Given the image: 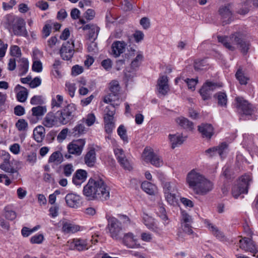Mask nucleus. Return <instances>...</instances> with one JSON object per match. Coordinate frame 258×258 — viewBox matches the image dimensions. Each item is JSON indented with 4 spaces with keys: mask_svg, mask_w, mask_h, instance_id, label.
Masks as SVG:
<instances>
[{
    "mask_svg": "<svg viewBox=\"0 0 258 258\" xmlns=\"http://www.w3.org/2000/svg\"><path fill=\"white\" fill-rule=\"evenodd\" d=\"M32 70L34 72L40 73L42 70V64L39 60H33L32 67Z\"/></svg>",
    "mask_w": 258,
    "mask_h": 258,
    "instance_id": "nucleus-56",
    "label": "nucleus"
},
{
    "mask_svg": "<svg viewBox=\"0 0 258 258\" xmlns=\"http://www.w3.org/2000/svg\"><path fill=\"white\" fill-rule=\"evenodd\" d=\"M228 147L227 144L225 143H222L219 146L213 147L205 151V154L209 157H212L218 154L221 158L223 157V155L227 149Z\"/></svg>",
    "mask_w": 258,
    "mask_h": 258,
    "instance_id": "nucleus-19",
    "label": "nucleus"
},
{
    "mask_svg": "<svg viewBox=\"0 0 258 258\" xmlns=\"http://www.w3.org/2000/svg\"><path fill=\"white\" fill-rule=\"evenodd\" d=\"M126 44L124 41H116L114 42L111 46L112 53L115 57L119 56L124 52Z\"/></svg>",
    "mask_w": 258,
    "mask_h": 258,
    "instance_id": "nucleus-28",
    "label": "nucleus"
},
{
    "mask_svg": "<svg viewBox=\"0 0 258 258\" xmlns=\"http://www.w3.org/2000/svg\"><path fill=\"white\" fill-rule=\"evenodd\" d=\"M218 87L216 83L206 82L200 90L199 92L204 100H209L211 98L212 92Z\"/></svg>",
    "mask_w": 258,
    "mask_h": 258,
    "instance_id": "nucleus-17",
    "label": "nucleus"
},
{
    "mask_svg": "<svg viewBox=\"0 0 258 258\" xmlns=\"http://www.w3.org/2000/svg\"><path fill=\"white\" fill-rule=\"evenodd\" d=\"M214 97L217 99L219 105L222 107L226 106L227 97L225 92H219L214 95Z\"/></svg>",
    "mask_w": 258,
    "mask_h": 258,
    "instance_id": "nucleus-37",
    "label": "nucleus"
},
{
    "mask_svg": "<svg viewBox=\"0 0 258 258\" xmlns=\"http://www.w3.org/2000/svg\"><path fill=\"white\" fill-rule=\"evenodd\" d=\"M43 239V235L41 234H39L32 236L31 238L30 241L32 243L40 244L42 243Z\"/></svg>",
    "mask_w": 258,
    "mask_h": 258,
    "instance_id": "nucleus-60",
    "label": "nucleus"
},
{
    "mask_svg": "<svg viewBox=\"0 0 258 258\" xmlns=\"http://www.w3.org/2000/svg\"><path fill=\"white\" fill-rule=\"evenodd\" d=\"M143 59V55L141 53L137 54L135 59L132 61L131 66V68L135 70L138 68L141 64Z\"/></svg>",
    "mask_w": 258,
    "mask_h": 258,
    "instance_id": "nucleus-44",
    "label": "nucleus"
},
{
    "mask_svg": "<svg viewBox=\"0 0 258 258\" xmlns=\"http://www.w3.org/2000/svg\"><path fill=\"white\" fill-rule=\"evenodd\" d=\"M118 162L125 170L130 171L132 169V166L126 157L123 159V160H120Z\"/></svg>",
    "mask_w": 258,
    "mask_h": 258,
    "instance_id": "nucleus-61",
    "label": "nucleus"
},
{
    "mask_svg": "<svg viewBox=\"0 0 258 258\" xmlns=\"http://www.w3.org/2000/svg\"><path fill=\"white\" fill-rule=\"evenodd\" d=\"M80 200V196L74 193L68 194L65 197V201L67 206L72 208H77L79 207Z\"/></svg>",
    "mask_w": 258,
    "mask_h": 258,
    "instance_id": "nucleus-23",
    "label": "nucleus"
},
{
    "mask_svg": "<svg viewBox=\"0 0 258 258\" xmlns=\"http://www.w3.org/2000/svg\"><path fill=\"white\" fill-rule=\"evenodd\" d=\"M68 135L70 136V130L68 128L62 129L57 137V141L59 142L63 141L66 139Z\"/></svg>",
    "mask_w": 258,
    "mask_h": 258,
    "instance_id": "nucleus-54",
    "label": "nucleus"
},
{
    "mask_svg": "<svg viewBox=\"0 0 258 258\" xmlns=\"http://www.w3.org/2000/svg\"><path fill=\"white\" fill-rule=\"evenodd\" d=\"M214 127L211 124L202 123L198 126V131L203 138L210 139L214 135Z\"/></svg>",
    "mask_w": 258,
    "mask_h": 258,
    "instance_id": "nucleus-22",
    "label": "nucleus"
},
{
    "mask_svg": "<svg viewBox=\"0 0 258 258\" xmlns=\"http://www.w3.org/2000/svg\"><path fill=\"white\" fill-rule=\"evenodd\" d=\"M66 89L68 91L69 95L71 97H74L76 90L75 84L66 83Z\"/></svg>",
    "mask_w": 258,
    "mask_h": 258,
    "instance_id": "nucleus-59",
    "label": "nucleus"
},
{
    "mask_svg": "<svg viewBox=\"0 0 258 258\" xmlns=\"http://www.w3.org/2000/svg\"><path fill=\"white\" fill-rule=\"evenodd\" d=\"M184 81L187 84L188 89L194 91L198 80V79H186L184 80Z\"/></svg>",
    "mask_w": 258,
    "mask_h": 258,
    "instance_id": "nucleus-58",
    "label": "nucleus"
},
{
    "mask_svg": "<svg viewBox=\"0 0 258 258\" xmlns=\"http://www.w3.org/2000/svg\"><path fill=\"white\" fill-rule=\"evenodd\" d=\"M218 40L229 50L234 51L239 48L243 53H246L249 49V43L243 40L239 33L232 34L230 37L218 36Z\"/></svg>",
    "mask_w": 258,
    "mask_h": 258,
    "instance_id": "nucleus-3",
    "label": "nucleus"
},
{
    "mask_svg": "<svg viewBox=\"0 0 258 258\" xmlns=\"http://www.w3.org/2000/svg\"><path fill=\"white\" fill-rule=\"evenodd\" d=\"M34 140L38 143H41L45 137V128L42 126H38L33 131Z\"/></svg>",
    "mask_w": 258,
    "mask_h": 258,
    "instance_id": "nucleus-35",
    "label": "nucleus"
},
{
    "mask_svg": "<svg viewBox=\"0 0 258 258\" xmlns=\"http://www.w3.org/2000/svg\"><path fill=\"white\" fill-rule=\"evenodd\" d=\"M99 28L96 25L89 31V39L90 40H95L99 32Z\"/></svg>",
    "mask_w": 258,
    "mask_h": 258,
    "instance_id": "nucleus-48",
    "label": "nucleus"
},
{
    "mask_svg": "<svg viewBox=\"0 0 258 258\" xmlns=\"http://www.w3.org/2000/svg\"><path fill=\"white\" fill-rule=\"evenodd\" d=\"M59 121L57 116L52 112H48L42 121V124L48 128H51L57 126Z\"/></svg>",
    "mask_w": 258,
    "mask_h": 258,
    "instance_id": "nucleus-25",
    "label": "nucleus"
},
{
    "mask_svg": "<svg viewBox=\"0 0 258 258\" xmlns=\"http://www.w3.org/2000/svg\"><path fill=\"white\" fill-rule=\"evenodd\" d=\"M4 162L0 165V168L7 173H10L12 179H17L19 173L10 163V155L9 153L4 155Z\"/></svg>",
    "mask_w": 258,
    "mask_h": 258,
    "instance_id": "nucleus-13",
    "label": "nucleus"
},
{
    "mask_svg": "<svg viewBox=\"0 0 258 258\" xmlns=\"http://www.w3.org/2000/svg\"><path fill=\"white\" fill-rule=\"evenodd\" d=\"M5 210V216L6 219L11 221L14 220L16 219L17 217V214L15 211L9 210V209L8 207H6Z\"/></svg>",
    "mask_w": 258,
    "mask_h": 258,
    "instance_id": "nucleus-52",
    "label": "nucleus"
},
{
    "mask_svg": "<svg viewBox=\"0 0 258 258\" xmlns=\"http://www.w3.org/2000/svg\"><path fill=\"white\" fill-rule=\"evenodd\" d=\"M19 17L13 14H8L5 16L1 22L2 25L11 32V28Z\"/></svg>",
    "mask_w": 258,
    "mask_h": 258,
    "instance_id": "nucleus-29",
    "label": "nucleus"
},
{
    "mask_svg": "<svg viewBox=\"0 0 258 258\" xmlns=\"http://www.w3.org/2000/svg\"><path fill=\"white\" fill-rule=\"evenodd\" d=\"M236 107L238 111L245 115H251L254 111V107L247 101L242 98L237 97L235 99Z\"/></svg>",
    "mask_w": 258,
    "mask_h": 258,
    "instance_id": "nucleus-8",
    "label": "nucleus"
},
{
    "mask_svg": "<svg viewBox=\"0 0 258 258\" xmlns=\"http://www.w3.org/2000/svg\"><path fill=\"white\" fill-rule=\"evenodd\" d=\"M176 122L181 127L189 130H192L194 128L193 123L183 117L177 118Z\"/></svg>",
    "mask_w": 258,
    "mask_h": 258,
    "instance_id": "nucleus-36",
    "label": "nucleus"
},
{
    "mask_svg": "<svg viewBox=\"0 0 258 258\" xmlns=\"http://www.w3.org/2000/svg\"><path fill=\"white\" fill-rule=\"evenodd\" d=\"M157 214L163 220H167V216L166 215V212L165 209L162 206L160 205L158 208V211L157 212Z\"/></svg>",
    "mask_w": 258,
    "mask_h": 258,
    "instance_id": "nucleus-62",
    "label": "nucleus"
},
{
    "mask_svg": "<svg viewBox=\"0 0 258 258\" xmlns=\"http://www.w3.org/2000/svg\"><path fill=\"white\" fill-rule=\"evenodd\" d=\"M235 76L241 85H246L247 83L248 78L244 75L241 70L239 69L237 71Z\"/></svg>",
    "mask_w": 258,
    "mask_h": 258,
    "instance_id": "nucleus-45",
    "label": "nucleus"
},
{
    "mask_svg": "<svg viewBox=\"0 0 258 258\" xmlns=\"http://www.w3.org/2000/svg\"><path fill=\"white\" fill-rule=\"evenodd\" d=\"M88 128L85 127L84 121L80 120L74 127L70 130V136L79 137L86 134Z\"/></svg>",
    "mask_w": 258,
    "mask_h": 258,
    "instance_id": "nucleus-21",
    "label": "nucleus"
},
{
    "mask_svg": "<svg viewBox=\"0 0 258 258\" xmlns=\"http://www.w3.org/2000/svg\"><path fill=\"white\" fill-rule=\"evenodd\" d=\"M88 173L83 169H78L75 173L72 178L73 183L77 186H80L85 181Z\"/></svg>",
    "mask_w": 258,
    "mask_h": 258,
    "instance_id": "nucleus-26",
    "label": "nucleus"
},
{
    "mask_svg": "<svg viewBox=\"0 0 258 258\" xmlns=\"http://www.w3.org/2000/svg\"><path fill=\"white\" fill-rule=\"evenodd\" d=\"M10 53L11 55L16 57H20L21 56V50L17 45H13L10 48Z\"/></svg>",
    "mask_w": 258,
    "mask_h": 258,
    "instance_id": "nucleus-55",
    "label": "nucleus"
},
{
    "mask_svg": "<svg viewBox=\"0 0 258 258\" xmlns=\"http://www.w3.org/2000/svg\"><path fill=\"white\" fill-rule=\"evenodd\" d=\"M74 171V166L72 164H67L63 167V173L67 177L70 176Z\"/></svg>",
    "mask_w": 258,
    "mask_h": 258,
    "instance_id": "nucleus-51",
    "label": "nucleus"
},
{
    "mask_svg": "<svg viewBox=\"0 0 258 258\" xmlns=\"http://www.w3.org/2000/svg\"><path fill=\"white\" fill-rule=\"evenodd\" d=\"M206 223L207 224V227L209 229L212 234L216 237L219 239H221L224 237L223 233L219 230L218 228L216 226L208 221L206 222Z\"/></svg>",
    "mask_w": 258,
    "mask_h": 258,
    "instance_id": "nucleus-41",
    "label": "nucleus"
},
{
    "mask_svg": "<svg viewBox=\"0 0 258 258\" xmlns=\"http://www.w3.org/2000/svg\"><path fill=\"white\" fill-rule=\"evenodd\" d=\"M113 151L118 162L123 160V159L126 157L124 151L120 148H115Z\"/></svg>",
    "mask_w": 258,
    "mask_h": 258,
    "instance_id": "nucleus-47",
    "label": "nucleus"
},
{
    "mask_svg": "<svg viewBox=\"0 0 258 258\" xmlns=\"http://www.w3.org/2000/svg\"><path fill=\"white\" fill-rule=\"evenodd\" d=\"M96 160V153L94 149L90 150L84 156V162L90 167H92L94 166Z\"/></svg>",
    "mask_w": 258,
    "mask_h": 258,
    "instance_id": "nucleus-32",
    "label": "nucleus"
},
{
    "mask_svg": "<svg viewBox=\"0 0 258 258\" xmlns=\"http://www.w3.org/2000/svg\"><path fill=\"white\" fill-rule=\"evenodd\" d=\"M122 243L128 248H134L135 247L138 248L140 246V244H138V238L132 232H127L124 233L123 236H121V239Z\"/></svg>",
    "mask_w": 258,
    "mask_h": 258,
    "instance_id": "nucleus-16",
    "label": "nucleus"
},
{
    "mask_svg": "<svg viewBox=\"0 0 258 258\" xmlns=\"http://www.w3.org/2000/svg\"><path fill=\"white\" fill-rule=\"evenodd\" d=\"M25 26L24 20L21 18H18L12 26L10 32H13L14 35L17 36L24 35L26 34Z\"/></svg>",
    "mask_w": 258,
    "mask_h": 258,
    "instance_id": "nucleus-18",
    "label": "nucleus"
},
{
    "mask_svg": "<svg viewBox=\"0 0 258 258\" xmlns=\"http://www.w3.org/2000/svg\"><path fill=\"white\" fill-rule=\"evenodd\" d=\"M169 139L171 144L172 149L175 148L177 146L182 144L183 140L179 135H169Z\"/></svg>",
    "mask_w": 258,
    "mask_h": 258,
    "instance_id": "nucleus-38",
    "label": "nucleus"
},
{
    "mask_svg": "<svg viewBox=\"0 0 258 258\" xmlns=\"http://www.w3.org/2000/svg\"><path fill=\"white\" fill-rule=\"evenodd\" d=\"M32 115L28 117L30 123H35L46 112V108L45 106H37L31 109Z\"/></svg>",
    "mask_w": 258,
    "mask_h": 258,
    "instance_id": "nucleus-20",
    "label": "nucleus"
},
{
    "mask_svg": "<svg viewBox=\"0 0 258 258\" xmlns=\"http://www.w3.org/2000/svg\"><path fill=\"white\" fill-rule=\"evenodd\" d=\"M143 156L146 161H149L156 167H159L163 164V161L160 156L147 148L144 149Z\"/></svg>",
    "mask_w": 258,
    "mask_h": 258,
    "instance_id": "nucleus-15",
    "label": "nucleus"
},
{
    "mask_svg": "<svg viewBox=\"0 0 258 258\" xmlns=\"http://www.w3.org/2000/svg\"><path fill=\"white\" fill-rule=\"evenodd\" d=\"M59 122L63 125L70 123L77 116V106L70 103L56 112Z\"/></svg>",
    "mask_w": 258,
    "mask_h": 258,
    "instance_id": "nucleus-4",
    "label": "nucleus"
},
{
    "mask_svg": "<svg viewBox=\"0 0 258 258\" xmlns=\"http://www.w3.org/2000/svg\"><path fill=\"white\" fill-rule=\"evenodd\" d=\"M115 113V106L112 104L107 105L104 110V120H113Z\"/></svg>",
    "mask_w": 258,
    "mask_h": 258,
    "instance_id": "nucleus-34",
    "label": "nucleus"
},
{
    "mask_svg": "<svg viewBox=\"0 0 258 258\" xmlns=\"http://www.w3.org/2000/svg\"><path fill=\"white\" fill-rule=\"evenodd\" d=\"M80 230V227L66 220L62 221V231L65 233H75Z\"/></svg>",
    "mask_w": 258,
    "mask_h": 258,
    "instance_id": "nucleus-30",
    "label": "nucleus"
},
{
    "mask_svg": "<svg viewBox=\"0 0 258 258\" xmlns=\"http://www.w3.org/2000/svg\"><path fill=\"white\" fill-rule=\"evenodd\" d=\"M87 49L88 51L93 54L98 52L97 44L93 41L88 44Z\"/></svg>",
    "mask_w": 258,
    "mask_h": 258,
    "instance_id": "nucleus-63",
    "label": "nucleus"
},
{
    "mask_svg": "<svg viewBox=\"0 0 258 258\" xmlns=\"http://www.w3.org/2000/svg\"><path fill=\"white\" fill-rule=\"evenodd\" d=\"M63 101V96L60 95H57L55 98H53L51 100V105L52 108L56 107L57 108L60 107Z\"/></svg>",
    "mask_w": 258,
    "mask_h": 258,
    "instance_id": "nucleus-42",
    "label": "nucleus"
},
{
    "mask_svg": "<svg viewBox=\"0 0 258 258\" xmlns=\"http://www.w3.org/2000/svg\"><path fill=\"white\" fill-rule=\"evenodd\" d=\"M119 86L117 81H112L110 84L109 90L113 95H116L119 91Z\"/></svg>",
    "mask_w": 258,
    "mask_h": 258,
    "instance_id": "nucleus-53",
    "label": "nucleus"
},
{
    "mask_svg": "<svg viewBox=\"0 0 258 258\" xmlns=\"http://www.w3.org/2000/svg\"><path fill=\"white\" fill-rule=\"evenodd\" d=\"M41 83V80L40 78L38 77H35L33 80H31V82L29 83V86L31 88H34L40 85Z\"/></svg>",
    "mask_w": 258,
    "mask_h": 258,
    "instance_id": "nucleus-64",
    "label": "nucleus"
},
{
    "mask_svg": "<svg viewBox=\"0 0 258 258\" xmlns=\"http://www.w3.org/2000/svg\"><path fill=\"white\" fill-rule=\"evenodd\" d=\"M95 116L94 114L90 113L88 114L86 118H83L81 120L84 121V124L86 123L87 126H90L92 125L95 121Z\"/></svg>",
    "mask_w": 258,
    "mask_h": 258,
    "instance_id": "nucleus-49",
    "label": "nucleus"
},
{
    "mask_svg": "<svg viewBox=\"0 0 258 258\" xmlns=\"http://www.w3.org/2000/svg\"><path fill=\"white\" fill-rule=\"evenodd\" d=\"M62 155L59 151H56L53 152L49 157L48 161L49 162L61 163L62 161Z\"/></svg>",
    "mask_w": 258,
    "mask_h": 258,
    "instance_id": "nucleus-43",
    "label": "nucleus"
},
{
    "mask_svg": "<svg viewBox=\"0 0 258 258\" xmlns=\"http://www.w3.org/2000/svg\"><path fill=\"white\" fill-rule=\"evenodd\" d=\"M163 192L165 198L169 204L175 205L177 203V189L174 183L165 182L163 185Z\"/></svg>",
    "mask_w": 258,
    "mask_h": 258,
    "instance_id": "nucleus-7",
    "label": "nucleus"
},
{
    "mask_svg": "<svg viewBox=\"0 0 258 258\" xmlns=\"http://www.w3.org/2000/svg\"><path fill=\"white\" fill-rule=\"evenodd\" d=\"M252 182V178L250 174L242 175L239 179L237 185H234L232 189L233 196L237 199L242 194H247L249 185Z\"/></svg>",
    "mask_w": 258,
    "mask_h": 258,
    "instance_id": "nucleus-6",
    "label": "nucleus"
},
{
    "mask_svg": "<svg viewBox=\"0 0 258 258\" xmlns=\"http://www.w3.org/2000/svg\"><path fill=\"white\" fill-rule=\"evenodd\" d=\"M92 239L90 240H89L87 239H82V238H75L73 239L71 243V246L78 251H83L87 250L90 246V242L92 241V243H93V241L95 242H97V239H94L93 236H92Z\"/></svg>",
    "mask_w": 258,
    "mask_h": 258,
    "instance_id": "nucleus-14",
    "label": "nucleus"
},
{
    "mask_svg": "<svg viewBox=\"0 0 258 258\" xmlns=\"http://www.w3.org/2000/svg\"><path fill=\"white\" fill-rule=\"evenodd\" d=\"M219 14L220 16L223 25L229 24L232 20V5L230 4L220 7Z\"/></svg>",
    "mask_w": 258,
    "mask_h": 258,
    "instance_id": "nucleus-11",
    "label": "nucleus"
},
{
    "mask_svg": "<svg viewBox=\"0 0 258 258\" xmlns=\"http://www.w3.org/2000/svg\"><path fill=\"white\" fill-rule=\"evenodd\" d=\"M142 188L144 191L149 195H152L154 194L155 190V185L149 181H144L142 183Z\"/></svg>",
    "mask_w": 258,
    "mask_h": 258,
    "instance_id": "nucleus-39",
    "label": "nucleus"
},
{
    "mask_svg": "<svg viewBox=\"0 0 258 258\" xmlns=\"http://www.w3.org/2000/svg\"><path fill=\"white\" fill-rule=\"evenodd\" d=\"M186 181L188 187L196 195H206L213 188V182L195 169L188 173Z\"/></svg>",
    "mask_w": 258,
    "mask_h": 258,
    "instance_id": "nucleus-2",
    "label": "nucleus"
},
{
    "mask_svg": "<svg viewBox=\"0 0 258 258\" xmlns=\"http://www.w3.org/2000/svg\"><path fill=\"white\" fill-rule=\"evenodd\" d=\"M83 195L89 200H107L110 197L109 188L99 177L90 178L84 186Z\"/></svg>",
    "mask_w": 258,
    "mask_h": 258,
    "instance_id": "nucleus-1",
    "label": "nucleus"
},
{
    "mask_svg": "<svg viewBox=\"0 0 258 258\" xmlns=\"http://www.w3.org/2000/svg\"><path fill=\"white\" fill-rule=\"evenodd\" d=\"M117 134L120 137V139L123 141L124 143H128V138L127 135V131L123 125H120L117 130Z\"/></svg>",
    "mask_w": 258,
    "mask_h": 258,
    "instance_id": "nucleus-40",
    "label": "nucleus"
},
{
    "mask_svg": "<svg viewBox=\"0 0 258 258\" xmlns=\"http://www.w3.org/2000/svg\"><path fill=\"white\" fill-rule=\"evenodd\" d=\"M74 52V43L71 40L64 42L59 50L61 57L66 60H70L73 57Z\"/></svg>",
    "mask_w": 258,
    "mask_h": 258,
    "instance_id": "nucleus-9",
    "label": "nucleus"
},
{
    "mask_svg": "<svg viewBox=\"0 0 258 258\" xmlns=\"http://www.w3.org/2000/svg\"><path fill=\"white\" fill-rule=\"evenodd\" d=\"M14 91L17 93V99L19 102H24L26 100L28 96V91L26 88L20 85H17Z\"/></svg>",
    "mask_w": 258,
    "mask_h": 258,
    "instance_id": "nucleus-31",
    "label": "nucleus"
},
{
    "mask_svg": "<svg viewBox=\"0 0 258 258\" xmlns=\"http://www.w3.org/2000/svg\"><path fill=\"white\" fill-rule=\"evenodd\" d=\"M104 122L105 132L108 134H111L115 127V123L113 120H109V121L107 119L104 120Z\"/></svg>",
    "mask_w": 258,
    "mask_h": 258,
    "instance_id": "nucleus-46",
    "label": "nucleus"
},
{
    "mask_svg": "<svg viewBox=\"0 0 258 258\" xmlns=\"http://www.w3.org/2000/svg\"><path fill=\"white\" fill-rule=\"evenodd\" d=\"M85 144V139H80L74 140L67 146L69 153L76 156H80L82 153Z\"/></svg>",
    "mask_w": 258,
    "mask_h": 258,
    "instance_id": "nucleus-12",
    "label": "nucleus"
},
{
    "mask_svg": "<svg viewBox=\"0 0 258 258\" xmlns=\"http://www.w3.org/2000/svg\"><path fill=\"white\" fill-rule=\"evenodd\" d=\"M239 247L245 251L252 253L253 256L258 257V254L256 255L258 252L257 247L251 239L244 237L240 239Z\"/></svg>",
    "mask_w": 258,
    "mask_h": 258,
    "instance_id": "nucleus-10",
    "label": "nucleus"
},
{
    "mask_svg": "<svg viewBox=\"0 0 258 258\" xmlns=\"http://www.w3.org/2000/svg\"><path fill=\"white\" fill-rule=\"evenodd\" d=\"M143 221L146 227L150 230L156 232L160 233L161 230L158 227L157 224L152 217L144 214L143 215Z\"/></svg>",
    "mask_w": 258,
    "mask_h": 258,
    "instance_id": "nucleus-27",
    "label": "nucleus"
},
{
    "mask_svg": "<svg viewBox=\"0 0 258 258\" xmlns=\"http://www.w3.org/2000/svg\"><path fill=\"white\" fill-rule=\"evenodd\" d=\"M204 60H196L195 61L194 68L196 71H201L206 70L207 67H205Z\"/></svg>",
    "mask_w": 258,
    "mask_h": 258,
    "instance_id": "nucleus-57",
    "label": "nucleus"
},
{
    "mask_svg": "<svg viewBox=\"0 0 258 258\" xmlns=\"http://www.w3.org/2000/svg\"><path fill=\"white\" fill-rule=\"evenodd\" d=\"M106 218L108 222L106 232L114 240L121 239V235L123 232L121 222L116 218L109 215H106Z\"/></svg>",
    "mask_w": 258,
    "mask_h": 258,
    "instance_id": "nucleus-5",
    "label": "nucleus"
},
{
    "mask_svg": "<svg viewBox=\"0 0 258 258\" xmlns=\"http://www.w3.org/2000/svg\"><path fill=\"white\" fill-rule=\"evenodd\" d=\"M157 89L159 93L163 96L166 95L169 91L168 84V78L166 76L160 77L158 80Z\"/></svg>",
    "mask_w": 258,
    "mask_h": 258,
    "instance_id": "nucleus-24",
    "label": "nucleus"
},
{
    "mask_svg": "<svg viewBox=\"0 0 258 258\" xmlns=\"http://www.w3.org/2000/svg\"><path fill=\"white\" fill-rule=\"evenodd\" d=\"M18 69L19 70V75L20 76L25 75L28 70L29 62L27 59L25 58H19L18 60Z\"/></svg>",
    "mask_w": 258,
    "mask_h": 258,
    "instance_id": "nucleus-33",
    "label": "nucleus"
},
{
    "mask_svg": "<svg viewBox=\"0 0 258 258\" xmlns=\"http://www.w3.org/2000/svg\"><path fill=\"white\" fill-rule=\"evenodd\" d=\"M16 126L19 131H24L27 130L28 123L24 119H20L16 123Z\"/></svg>",
    "mask_w": 258,
    "mask_h": 258,
    "instance_id": "nucleus-50",
    "label": "nucleus"
}]
</instances>
